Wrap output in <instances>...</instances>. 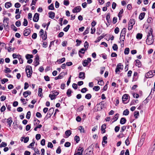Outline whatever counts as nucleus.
I'll return each instance as SVG.
<instances>
[{"instance_id":"1","label":"nucleus","mask_w":155,"mask_h":155,"mask_svg":"<svg viewBox=\"0 0 155 155\" xmlns=\"http://www.w3.org/2000/svg\"><path fill=\"white\" fill-rule=\"evenodd\" d=\"M152 32L153 30L151 28L147 33L146 42L147 44L149 45L152 44L154 41V38L153 37Z\"/></svg>"},{"instance_id":"2","label":"nucleus","mask_w":155,"mask_h":155,"mask_svg":"<svg viewBox=\"0 0 155 155\" xmlns=\"http://www.w3.org/2000/svg\"><path fill=\"white\" fill-rule=\"evenodd\" d=\"M25 71L28 77H30L32 73L31 67L29 65H27L26 67Z\"/></svg>"},{"instance_id":"3","label":"nucleus","mask_w":155,"mask_h":155,"mask_svg":"<svg viewBox=\"0 0 155 155\" xmlns=\"http://www.w3.org/2000/svg\"><path fill=\"white\" fill-rule=\"evenodd\" d=\"M155 74V71L153 70L150 71L146 74L145 77L147 78H150L153 77Z\"/></svg>"},{"instance_id":"4","label":"nucleus","mask_w":155,"mask_h":155,"mask_svg":"<svg viewBox=\"0 0 155 155\" xmlns=\"http://www.w3.org/2000/svg\"><path fill=\"white\" fill-rule=\"evenodd\" d=\"M54 111V108L52 107L50 108L48 110V112L47 114V115L45 116V119L46 118V117H47V118H48L50 117L51 115L52 114Z\"/></svg>"},{"instance_id":"5","label":"nucleus","mask_w":155,"mask_h":155,"mask_svg":"<svg viewBox=\"0 0 155 155\" xmlns=\"http://www.w3.org/2000/svg\"><path fill=\"white\" fill-rule=\"evenodd\" d=\"M84 150L83 147H79L77 150V152L75 153L74 155H82Z\"/></svg>"},{"instance_id":"6","label":"nucleus","mask_w":155,"mask_h":155,"mask_svg":"<svg viewBox=\"0 0 155 155\" xmlns=\"http://www.w3.org/2000/svg\"><path fill=\"white\" fill-rule=\"evenodd\" d=\"M110 13H108L106 16V19L107 21V23H106V25L107 27L108 26L110 25V23L111 21L110 20Z\"/></svg>"},{"instance_id":"7","label":"nucleus","mask_w":155,"mask_h":155,"mask_svg":"<svg viewBox=\"0 0 155 155\" xmlns=\"http://www.w3.org/2000/svg\"><path fill=\"white\" fill-rule=\"evenodd\" d=\"M31 32V29L30 28L25 29L23 32V35L25 36H27L29 35Z\"/></svg>"},{"instance_id":"8","label":"nucleus","mask_w":155,"mask_h":155,"mask_svg":"<svg viewBox=\"0 0 155 155\" xmlns=\"http://www.w3.org/2000/svg\"><path fill=\"white\" fill-rule=\"evenodd\" d=\"M39 14L36 13H35L33 17V20L34 21L37 22L38 21L39 19Z\"/></svg>"},{"instance_id":"9","label":"nucleus","mask_w":155,"mask_h":155,"mask_svg":"<svg viewBox=\"0 0 155 155\" xmlns=\"http://www.w3.org/2000/svg\"><path fill=\"white\" fill-rule=\"evenodd\" d=\"M81 10L80 6H77L75 7L72 10V12L74 13L80 12Z\"/></svg>"},{"instance_id":"10","label":"nucleus","mask_w":155,"mask_h":155,"mask_svg":"<svg viewBox=\"0 0 155 155\" xmlns=\"http://www.w3.org/2000/svg\"><path fill=\"white\" fill-rule=\"evenodd\" d=\"M65 74L64 72H61L60 74L59 75L55 78L54 79L55 80H57L58 79H60L62 78L65 75Z\"/></svg>"},{"instance_id":"11","label":"nucleus","mask_w":155,"mask_h":155,"mask_svg":"<svg viewBox=\"0 0 155 155\" xmlns=\"http://www.w3.org/2000/svg\"><path fill=\"white\" fill-rule=\"evenodd\" d=\"M39 57L37 54L35 56V67L37 66V65L39 64Z\"/></svg>"},{"instance_id":"12","label":"nucleus","mask_w":155,"mask_h":155,"mask_svg":"<svg viewBox=\"0 0 155 155\" xmlns=\"http://www.w3.org/2000/svg\"><path fill=\"white\" fill-rule=\"evenodd\" d=\"M79 78H80L84 79L85 78V74L84 72H81L79 74Z\"/></svg>"},{"instance_id":"13","label":"nucleus","mask_w":155,"mask_h":155,"mask_svg":"<svg viewBox=\"0 0 155 155\" xmlns=\"http://www.w3.org/2000/svg\"><path fill=\"white\" fill-rule=\"evenodd\" d=\"M128 95L127 94H124V95L122 97V100L124 103H126L125 102L126 101L128 98Z\"/></svg>"},{"instance_id":"14","label":"nucleus","mask_w":155,"mask_h":155,"mask_svg":"<svg viewBox=\"0 0 155 155\" xmlns=\"http://www.w3.org/2000/svg\"><path fill=\"white\" fill-rule=\"evenodd\" d=\"M107 136H104L103 137V141L102 142V144L103 146L105 144H106L107 143Z\"/></svg>"},{"instance_id":"15","label":"nucleus","mask_w":155,"mask_h":155,"mask_svg":"<svg viewBox=\"0 0 155 155\" xmlns=\"http://www.w3.org/2000/svg\"><path fill=\"white\" fill-rule=\"evenodd\" d=\"M12 118L11 117H10L8 119H7V122L8 124L9 127L11 126V125L12 122Z\"/></svg>"},{"instance_id":"16","label":"nucleus","mask_w":155,"mask_h":155,"mask_svg":"<svg viewBox=\"0 0 155 155\" xmlns=\"http://www.w3.org/2000/svg\"><path fill=\"white\" fill-rule=\"evenodd\" d=\"M49 17L52 19H53L55 17V13L53 12H50L48 13Z\"/></svg>"},{"instance_id":"17","label":"nucleus","mask_w":155,"mask_h":155,"mask_svg":"<svg viewBox=\"0 0 155 155\" xmlns=\"http://www.w3.org/2000/svg\"><path fill=\"white\" fill-rule=\"evenodd\" d=\"M106 125L105 124H104L101 126V130L102 131V134H104L105 132V129L106 128Z\"/></svg>"},{"instance_id":"18","label":"nucleus","mask_w":155,"mask_h":155,"mask_svg":"<svg viewBox=\"0 0 155 155\" xmlns=\"http://www.w3.org/2000/svg\"><path fill=\"white\" fill-rule=\"evenodd\" d=\"M31 94V91H28L24 92L23 93V95L25 97H26L28 95H30Z\"/></svg>"},{"instance_id":"19","label":"nucleus","mask_w":155,"mask_h":155,"mask_svg":"<svg viewBox=\"0 0 155 155\" xmlns=\"http://www.w3.org/2000/svg\"><path fill=\"white\" fill-rule=\"evenodd\" d=\"M71 134V131L70 130H66L65 132V134L66 135V137L65 138L68 137Z\"/></svg>"},{"instance_id":"20","label":"nucleus","mask_w":155,"mask_h":155,"mask_svg":"<svg viewBox=\"0 0 155 155\" xmlns=\"http://www.w3.org/2000/svg\"><path fill=\"white\" fill-rule=\"evenodd\" d=\"M119 114L117 113L115 115L114 117L112 119V120H113L112 122L113 123L117 121V120L119 117Z\"/></svg>"},{"instance_id":"21","label":"nucleus","mask_w":155,"mask_h":155,"mask_svg":"<svg viewBox=\"0 0 155 155\" xmlns=\"http://www.w3.org/2000/svg\"><path fill=\"white\" fill-rule=\"evenodd\" d=\"M135 65L139 68L141 66V64L140 61L138 60H135Z\"/></svg>"},{"instance_id":"22","label":"nucleus","mask_w":155,"mask_h":155,"mask_svg":"<svg viewBox=\"0 0 155 155\" xmlns=\"http://www.w3.org/2000/svg\"><path fill=\"white\" fill-rule=\"evenodd\" d=\"M155 91V82L154 83V87L153 88H152L151 91L150 92V94L149 95V96L147 98H151V95H152V93H153V92Z\"/></svg>"},{"instance_id":"23","label":"nucleus","mask_w":155,"mask_h":155,"mask_svg":"<svg viewBox=\"0 0 155 155\" xmlns=\"http://www.w3.org/2000/svg\"><path fill=\"white\" fill-rule=\"evenodd\" d=\"M126 119L125 118L122 117L120 119V123L121 124H124L126 123Z\"/></svg>"},{"instance_id":"24","label":"nucleus","mask_w":155,"mask_h":155,"mask_svg":"<svg viewBox=\"0 0 155 155\" xmlns=\"http://www.w3.org/2000/svg\"><path fill=\"white\" fill-rule=\"evenodd\" d=\"M12 5V4L10 2H7L5 3V7L6 8H8Z\"/></svg>"},{"instance_id":"25","label":"nucleus","mask_w":155,"mask_h":155,"mask_svg":"<svg viewBox=\"0 0 155 155\" xmlns=\"http://www.w3.org/2000/svg\"><path fill=\"white\" fill-rule=\"evenodd\" d=\"M145 15V12H143L140 14L139 16V19L140 20H142L144 18Z\"/></svg>"},{"instance_id":"26","label":"nucleus","mask_w":155,"mask_h":155,"mask_svg":"<svg viewBox=\"0 0 155 155\" xmlns=\"http://www.w3.org/2000/svg\"><path fill=\"white\" fill-rule=\"evenodd\" d=\"M42 89L41 88H39L38 95L39 96L41 97L42 96Z\"/></svg>"},{"instance_id":"27","label":"nucleus","mask_w":155,"mask_h":155,"mask_svg":"<svg viewBox=\"0 0 155 155\" xmlns=\"http://www.w3.org/2000/svg\"><path fill=\"white\" fill-rule=\"evenodd\" d=\"M135 20L133 19H131L129 22V24L133 25L135 24Z\"/></svg>"},{"instance_id":"28","label":"nucleus","mask_w":155,"mask_h":155,"mask_svg":"<svg viewBox=\"0 0 155 155\" xmlns=\"http://www.w3.org/2000/svg\"><path fill=\"white\" fill-rule=\"evenodd\" d=\"M142 37V34L141 33H138L136 35V38L137 39H140Z\"/></svg>"},{"instance_id":"29","label":"nucleus","mask_w":155,"mask_h":155,"mask_svg":"<svg viewBox=\"0 0 155 155\" xmlns=\"http://www.w3.org/2000/svg\"><path fill=\"white\" fill-rule=\"evenodd\" d=\"M33 56L32 54H27L25 56V58L27 59H28L33 58Z\"/></svg>"},{"instance_id":"30","label":"nucleus","mask_w":155,"mask_h":155,"mask_svg":"<svg viewBox=\"0 0 155 155\" xmlns=\"http://www.w3.org/2000/svg\"><path fill=\"white\" fill-rule=\"evenodd\" d=\"M112 48L114 51H117L118 48L117 45L115 44H114Z\"/></svg>"},{"instance_id":"31","label":"nucleus","mask_w":155,"mask_h":155,"mask_svg":"<svg viewBox=\"0 0 155 155\" xmlns=\"http://www.w3.org/2000/svg\"><path fill=\"white\" fill-rule=\"evenodd\" d=\"M49 97L51 98V99L52 100L56 98V96L54 94H50L49 96Z\"/></svg>"},{"instance_id":"32","label":"nucleus","mask_w":155,"mask_h":155,"mask_svg":"<svg viewBox=\"0 0 155 155\" xmlns=\"http://www.w3.org/2000/svg\"><path fill=\"white\" fill-rule=\"evenodd\" d=\"M129 111L127 109L125 110L123 112V115H127L129 114Z\"/></svg>"},{"instance_id":"33","label":"nucleus","mask_w":155,"mask_h":155,"mask_svg":"<svg viewBox=\"0 0 155 155\" xmlns=\"http://www.w3.org/2000/svg\"><path fill=\"white\" fill-rule=\"evenodd\" d=\"M154 150H153V148H151L148 153V155H154L153 153V151Z\"/></svg>"},{"instance_id":"34","label":"nucleus","mask_w":155,"mask_h":155,"mask_svg":"<svg viewBox=\"0 0 155 155\" xmlns=\"http://www.w3.org/2000/svg\"><path fill=\"white\" fill-rule=\"evenodd\" d=\"M126 29L125 28H123L121 31L120 35H125Z\"/></svg>"},{"instance_id":"35","label":"nucleus","mask_w":155,"mask_h":155,"mask_svg":"<svg viewBox=\"0 0 155 155\" xmlns=\"http://www.w3.org/2000/svg\"><path fill=\"white\" fill-rule=\"evenodd\" d=\"M7 145L6 143L5 142H3L0 144V147H5Z\"/></svg>"},{"instance_id":"36","label":"nucleus","mask_w":155,"mask_h":155,"mask_svg":"<svg viewBox=\"0 0 155 155\" xmlns=\"http://www.w3.org/2000/svg\"><path fill=\"white\" fill-rule=\"evenodd\" d=\"M91 95L90 94H87L85 95V97L87 99H90L91 98Z\"/></svg>"},{"instance_id":"37","label":"nucleus","mask_w":155,"mask_h":155,"mask_svg":"<svg viewBox=\"0 0 155 155\" xmlns=\"http://www.w3.org/2000/svg\"><path fill=\"white\" fill-rule=\"evenodd\" d=\"M139 115V112L137 111H135L134 112V116L136 119L137 118V116Z\"/></svg>"},{"instance_id":"38","label":"nucleus","mask_w":155,"mask_h":155,"mask_svg":"<svg viewBox=\"0 0 155 155\" xmlns=\"http://www.w3.org/2000/svg\"><path fill=\"white\" fill-rule=\"evenodd\" d=\"M90 30V28L89 27H87L85 31L83 32V35H86L89 32V31Z\"/></svg>"},{"instance_id":"39","label":"nucleus","mask_w":155,"mask_h":155,"mask_svg":"<svg viewBox=\"0 0 155 155\" xmlns=\"http://www.w3.org/2000/svg\"><path fill=\"white\" fill-rule=\"evenodd\" d=\"M123 9H122L119 12L118 14V16L119 18V19L120 20L121 18L122 17V15L121 14L123 13Z\"/></svg>"},{"instance_id":"40","label":"nucleus","mask_w":155,"mask_h":155,"mask_svg":"<svg viewBox=\"0 0 155 155\" xmlns=\"http://www.w3.org/2000/svg\"><path fill=\"white\" fill-rule=\"evenodd\" d=\"M74 140L76 142L78 143L80 141V137L78 136H76L74 137Z\"/></svg>"},{"instance_id":"41","label":"nucleus","mask_w":155,"mask_h":155,"mask_svg":"<svg viewBox=\"0 0 155 155\" xmlns=\"http://www.w3.org/2000/svg\"><path fill=\"white\" fill-rule=\"evenodd\" d=\"M89 63L88 62L87 60H84L83 62V65L84 66L86 67L87 65Z\"/></svg>"},{"instance_id":"42","label":"nucleus","mask_w":155,"mask_h":155,"mask_svg":"<svg viewBox=\"0 0 155 155\" xmlns=\"http://www.w3.org/2000/svg\"><path fill=\"white\" fill-rule=\"evenodd\" d=\"M72 91L71 89H69L67 92V96L68 97H70L71 96V93Z\"/></svg>"},{"instance_id":"43","label":"nucleus","mask_w":155,"mask_h":155,"mask_svg":"<svg viewBox=\"0 0 155 155\" xmlns=\"http://www.w3.org/2000/svg\"><path fill=\"white\" fill-rule=\"evenodd\" d=\"M125 35H120V40L121 42H124L125 39Z\"/></svg>"},{"instance_id":"44","label":"nucleus","mask_w":155,"mask_h":155,"mask_svg":"<svg viewBox=\"0 0 155 155\" xmlns=\"http://www.w3.org/2000/svg\"><path fill=\"white\" fill-rule=\"evenodd\" d=\"M48 8L49 10H54V8L53 4L52 3L49 6H48Z\"/></svg>"},{"instance_id":"45","label":"nucleus","mask_w":155,"mask_h":155,"mask_svg":"<svg viewBox=\"0 0 155 155\" xmlns=\"http://www.w3.org/2000/svg\"><path fill=\"white\" fill-rule=\"evenodd\" d=\"M117 67L121 70H123V66L121 65V63H119L117 65Z\"/></svg>"},{"instance_id":"46","label":"nucleus","mask_w":155,"mask_h":155,"mask_svg":"<svg viewBox=\"0 0 155 155\" xmlns=\"http://www.w3.org/2000/svg\"><path fill=\"white\" fill-rule=\"evenodd\" d=\"M70 27V25H68L66 27H65L64 28L63 30L65 32H67L68 31Z\"/></svg>"},{"instance_id":"47","label":"nucleus","mask_w":155,"mask_h":155,"mask_svg":"<svg viewBox=\"0 0 155 155\" xmlns=\"http://www.w3.org/2000/svg\"><path fill=\"white\" fill-rule=\"evenodd\" d=\"M130 50L129 48H126L124 50V53L125 54H128Z\"/></svg>"},{"instance_id":"48","label":"nucleus","mask_w":155,"mask_h":155,"mask_svg":"<svg viewBox=\"0 0 155 155\" xmlns=\"http://www.w3.org/2000/svg\"><path fill=\"white\" fill-rule=\"evenodd\" d=\"M78 129L80 130L81 133L84 132V130L83 127L81 126L79 127Z\"/></svg>"},{"instance_id":"49","label":"nucleus","mask_w":155,"mask_h":155,"mask_svg":"<svg viewBox=\"0 0 155 155\" xmlns=\"http://www.w3.org/2000/svg\"><path fill=\"white\" fill-rule=\"evenodd\" d=\"M89 46V44L88 43L87 41H86L84 45V48H85V50H86L87 49V48H88Z\"/></svg>"},{"instance_id":"50","label":"nucleus","mask_w":155,"mask_h":155,"mask_svg":"<svg viewBox=\"0 0 155 155\" xmlns=\"http://www.w3.org/2000/svg\"><path fill=\"white\" fill-rule=\"evenodd\" d=\"M127 126H124L121 127L120 130V132L123 133L126 129Z\"/></svg>"},{"instance_id":"51","label":"nucleus","mask_w":155,"mask_h":155,"mask_svg":"<svg viewBox=\"0 0 155 155\" xmlns=\"http://www.w3.org/2000/svg\"><path fill=\"white\" fill-rule=\"evenodd\" d=\"M104 35H101L99 37H98L97 38L96 42H99L101 39H102L104 38Z\"/></svg>"},{"instance_id":"52","label":"nucleus","mask_w":155,"mask_h":155,"mask_svg":"<svg viewBox=\"0 0 155 155\" xmlns=\"http://www.w3.org/2000/svg\"><path fill=\"white\" fill-rule=\"evenodd\" d=\"M65 61V58H63L61 59H60L58 60L57 61L59 62V63H61Z\"/></svg>"},{"instance_id":"53","label":"nucleus","mask_w":155,"mask_h":155,"mask_svg":"<svg viewBox=\"0 0 155 155\" xmlns=\"http://www.w3.org/2000/svg\"><path fill=\"white\" fill-rule=\"evenodd\" d=\"M100 89V87L99 86H95L93 88V89L96 91H97L99 90Z\"/></svg>"},{"instance_id":"54","label":"nucleus","mask_w":155,"mask_h":155,"mask_svg":"<svg viewBox=\"0 0 155 155\" xmlns=\"http://www.w3.org/2000/svg\"><path fill=\"white\" fill-rule=\"evenodd\" d=\"M51 92L53 94L55 95L56 96L57 95H58L59 94V92H58L56 90L53 91H52Z\"/></svg>"},{"instance_id":"55","label":"nucleus","mask_w":155,"mask_h":155,"mask_svg":"<svg viewBox=\"0 0 155 155\" xmlns=\"http://www.w3.org/2000/svg\"><path fill=\"white\" fill-rule=\"evenodd\" d=\"M31 116V112L30 111H28L26 115V118L28 119H29Z\"/></svg>"},{"instance_id":"56","label":"nucleus","mask_w":155,"mask_h":155,"mask_svg":"<svg viewBox=\"0 0 155 155\" xmlns=\"http://www.w3.org/2000/svg\"><path fill=\"white\" fill-rule=\"evenodd\" d=\"M18 58L19 59L20 63L21 64H22L23 63V60L21 58V56L19 55L18 57Z\"/></svg>"},{"instance_id":"57","label":"nucleus","mask_w":155,"mask_h":155,"mask_svg":"<svg viewBox=\"0 0 155 155\" xmlns=\"http://www.w3.org/2000/svg\"><path fill=\"white\" fill-rule=\"evenodd\" d=\"M28 21L27 20L25 19H24V21L23 22V25L25 26H26L27 25H28Z\"/></svg>"},{"instance_id":"58","label":"nucleus","mask_w":155,"mask_h":155,"mask_svg":"<svg viewBox=\"0 0 155 155\" xmlns=\"http://www.w3.org/2000/svg\"><path fill=\"white\" fill-rule=\"evenodd\" d=\"M15 25L17 27H19L21 25V23L20 21L18 20L15 22Z\"/></svg>"},{"instance_id":"59","label":"nucleus","mask_w":155,"mask_h":155,"mask_svg":"<svg viewBox=\"0 0 155 155\" xmlns=\"http://www.w3.org/2000/svg\"><path fill=\"white\" fill-rule=\"evenodd\" d=\"M41 135L40 134H37L36 135L35 138L37 140H38L41 138Z\"/></svg>"},{"instance_id":"60","label":"nucleus","mask_w":155,"mask_h":155,"mask_svg":"<svg viewBox=\"0 0 155 155\" xmlns=\"http://www.w3.org/2000/svg\"><path fill=\"white\" fill-rule=\"evenodd\" d=\"M11 28L13 29L14 31H17V28L14 25L12 24L11 26Z\"/></svg>"},{"instance_id":"61","label":"nucleus","mask_w":155,"mask_h":155,"mask_svg":"<svg viewBox=\"0 0 155 155\" xmlns=\"http://www.w3.org/2000/svg\"><path fill=\"white\" fill-rule=\"evenodd\" d=\"M85 51H86L85 50V49H84L83 48H82L79 51V53H81L84 54L85 53Z\"/></svg>"},{"instance_id":"62","label":"nucleus","mask_w":155,"mask_h":155,"mask_svg":"<svg viewBox=\"0 0 155 155\" xmlns=\"http://www.w3.org/2000/svg\"><path fill=\"white\" fill-rule=\"evenodd\" d=\"M21 6V4L18 2H17L15 5V7L16 8H19Z\"/></svg>"},{"instance_id":"63","label":"nucleus","mask_w":155,"mask_h":155,"mask_svg":"<svg viewBox=\"0 0 155 155\" xmlns=\"http://www.w3.org/2000/svg\"><path fill=\"white\" fill-rule=\"evenodd\" d=\"M48 147H50V148H52L53 147V144L51 142H49L48 143Z\"/></svg>"},{"instance_id":"64","label":"nucleus","mask_w":155,"mask_h":155,"mask_svg":"<svg viewBox=\"0 0 155 155\" xmlns=\"http://www.w3.org/2000/svg\"><path fill=\"white\" fill-rule=\"evenodd\" d=\"M56 152L57 153H60L61 152V147L60 146L58 147L57 148Z\"/></svg>"}]
</instances>
